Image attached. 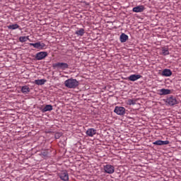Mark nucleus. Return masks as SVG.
<instances>
[{"label":"nucleus","instance_id":"obj_6","mask_svg":"<svg viewBox=\"0 0 181 181\" xmlns=\"http://www.w3.org/2000/svg\"><path fill=\"white\" fill-rule=\"evenodd\" d=\"M45 57H47V52H40L35 54L36 60H43Z\"/></svg>","mask_w":181,"mask_h":181},{"label":"nucleus","instance_id":"obj_15","mask_svg":"<svg viewBox=\"0 0 181 181\" xmlns=\"http://www.w3.org/2000/svg\"><path fill=\"white\" fill-rule=\"evenodd\" d=\"M128 39H129V37L125 33H122L120 35L119 40H120L121 43H125V42H127V40H128Z\"/></svg>","mask_w":181,"mask_h":181},{"label":"nucleus","instance_id":"obj_10","mask_svg":"<svg viewBox=\"0 0 181 181\" xmlns=\"http://www.w3.org/2000/svg\"><path fill=\"white\" fill-rule=\"evenodd\" d=\"M86 134L88 136L93 137L95 134H97V130L94 128H90L88 129V130L86 132Z\"/></svg>","mask_w":181,"mask_h":181},{"label":"nucleus","instance_id":"obj_2","mask_svg":"<svg viewBox=\"0 0 181 181\" xmlns=\"http://www.w3.org/2000/svg\"><path fill=\"white\" fill-rule=\"evenodd\" d=\"M103 169L105 170V173H108L109 175H112V173L115 172V168L110 164L104 165Z\"/></svg>","mask_w":181,"mask_h":181},{"label":"nucleus","instance_id":"obj_19","mask_svg":"<svg viewBox=\"0 0 181 181\" xmlns=\"http://www.w3.org/2000/svg\"><path fill=\"white\" fill-rule=\"evenodd\" d=\"M8 29L11 30H15L16 29H19L21 28L18 24H13L7 26Z\"/></svg>","mask_w":181,"mask_h":181},{"label":"nucleus","instance_id":"obj_13","mask_svg":"<svg viewBox=\"0 0 181 181\" xmlns=\"http://www.w3.org/2000/svg\"><path fill=\"white\" fill-rule=\"evenodd\" d=\"M141 77H142L141 75L132 74L128 77V80L129 81H136V80H139Z\"/></svg>","mask_w":181,"mask_h":181},{"label":"nucleus","instance_id":"obj_16","mask_svg":"<svg viewBox=\"0 0 181 181\" xmlns=\"http://www.w3.org/2000/svg\"><path fill=\"white\" fill-rule=\"evenodd\" d=\"M162 76L165 77H170L172 76V71L170 69H165L162 72Z\"/></svg>","mask_w":181,"mask_h":181},{"label":"nucleus","instance_id":"obj_9","mask_svg":"<svg viewBox=\"0 0 181 181\" xmlns=\"http://www.w3.org/2000/svg\"><path fill=\"white\" fill-rule=\"evenodd\" d=\"M171 93H172V90H170V89L162 88L158 90L159 95H168Z\"/></svg>","mask_w":181,"mask_h":181},{"label":"nucleus","instance_id":"obj_23","mask_svg":"<svg viewBox=\"0 0 181 181\" xmlns=\"http://www.w3.org/2000/svg\"><path fill=\"white\" fill-rule=\"evenodd\" d=\"M135 104H136V102L135 101V100H132V99L128 100L129 105H135Z\"/></svg>","mask_w":181,"mask_h":181},{"label":"nucleus","instance_id":"obj_22","mask_svg":"<svg viewBox=\"0 0 181 181\" xmlns=\"http://www.w3.org/2000/svg\"><path fill=\"white\" fill-rule=\"evenodd\" d=\"M28 40H29V36H22L19 37V41L21 43H25V42H27Z\"/></svg>","mask_w":181,"mask_h":181},{"label":"nucleus","instance_id":"obj_18","mask_svg":"<svg viewBox=\"0 0 181 181\" xmlns=\"http://www.w3.org/2000/svg\"><path fill=\"white\" fill-rule=\"evenodd\" d=\"M52 110H53V106L52 105H47L42 109V112H47V111H52Z\"/></svg>","mask_w":181,"mask_h":181},{"label":"nucleus","instance_id":"obj_1","mask_svg":"<svg viewBox=\"0 0 181 181\" xmlns=\"http://www.w3.org/2000/svg\"><path fill=\"white\" fill-rule=\"evenodd\" d=\"M78 81L74 78H69L64 81V86L67 88H76L78 87Z\"/></svg>","mask_w":181,"mask_h":181},{"label":"nucleus","instance_id":"obj_4","mask_svg":"<svg viewBox=\"0 0 181 181\" xmlns=\"http://www.w3.org/2000/svg\"><path fill=\"white\" fill-rule=\"evenodd\" d=\"M114 112L117 115H125V107L116 106Z\"/></svg>","mask_w":181,"mask_h":181},{"label":"nucleus","instance_id":"obj_24","mask_svg":"<svg viewBox=\"0 0 181 181\" xmlns=\"http://www.w3.org/2000/svg\"><path fill=\"white\" fill-rule=\"evenodd\" d=\"M60 136H62V134H60V133H57L55 134L56 139H59V138H60Z\"/></svg>","mask_w":181,"mask_h":181},{"label":"nucleus","instance_id":"obj_5","mask_svg":"<svg viewBox=\"0 0 181 181\" xmlns=\"http://www.w3.org/2000/svg\"><path fill=\"white\" fill-rule=\"evenodd\" d=\"M30 46H33L35 49H40V50H43L45 47H46V45L43 42H35V43H30Z\"/></svg>","mask_w":181,"mask_h":181},{"label":"nucleus","instance_id":"obj_7","mask_svg":"<svg viewBox=\"0 0 181 181\" xmlns=\"http://www.w3.org/2000/svg\"><path fill=\"white\" fill-rule=\"evenodd\" d=\"M55 67L62 69V70H66V69H69V64H67V63L58 62L55 64Z\"/></svg>","mask_w":181,"mask_h":181},{"label":"nucleus","instance_id":"obj_14","mask_svg":"<svg viewBox=\"0 0 181 181\" xmlns=\"http://www.w3.org/2000/svg\"><path fill=\"white\" fill-rule=\"evenodd\" d=\"M21 93L23 94H29L30 93V88L28 86H23L21 87Z\"/></svg>","mask_w":181,"mask_h":181},{"label":"nucleus","instance_id":"obj_3","mask_svg":"<svg viewBox=\"0 0 181 181\" xmlns=\"http://www.w3.org/2000/svg\"><path fill=\"white\" fill-rule=\"evenodd\" d=\"M165 103L168 104V105H176L177 104V100H176V97L170 96L167 98Z\"/></svg>","mask_w":181,"mask_h":181},{"label":"nucleus","instance_id":"obj_17","mask_svg":"<svg viewBox=\"0 0 181 181\" xmlns=\"http://www.w3.org/2000/svg\"><path fill=\"white\" fill-rule=\"evenodd\" d=\"M46 81H47L46 79H37L34 81V83L37 86H43Z\"/></svg>","mask_w":181,"mask_h":181},{"label":"nucleus","instance_id":"obj_21","mask_svg":"<svg viewBox=\"0 0 181 181\" xmlns=\"http://www.w3.org/2000/svg\"><path fill=\"white\" fill-rule=\"evenodd\" d=\"M85 30L83 28H80L79 30H76L75 34L77 35V36H83L84 35Z\"/></svg>","mask_w":181,"mask_h":181},{"label":"nucleus","instance_id":"obj_20","mask_svg":"<svg viewBox=\"0 0 181 181\" xmlns=\"http://www.w3.org/2000/svg\"><path fill=\"white\" fill-rule=\"evenodd\" d=\"M161 53L163 56H168V54H169V49H168L167 47H162Z\"/></svg>","mask_w":181,"mask_h":181},{"label":"nucleus","instance_id":"obj_8","mask_svg":"<svg viewBox=\"0 0 181 181\" xmlns=\"http://www.w3.org/2000/svg\"><path fill=\"white\" fill-rule=\"evenodd\" d=\"M169 141H162V140H157L153 142V145H156L157 146H162V145H169Z\"/></svg>","mask_w":181,"mask_h":181},{"label":"nucleus","instance_id":"obj_25","mask_svg":"<svg viewBox=\"0 0 181 181\" xmlns=\"http://www.w3.org/2000/svg\"><path fill=\"white\" fill-rule=\"evenodd\" d=\"M42 152H47V150H43Z\"/></svg>","mask_w":181,"mask_h":181},{"label":"nucleus","instance_id":"obj_12","mask_svg":"<svg viewBox=\"0 0 181 181\" xmlns=\"http://www.w3.org/2000/svg\"><path fill=\"white\" fill-rule=\"evenodd\" d=\"M59 177L63 181H69V173L66 171H63L59 174Z\"/></svg>","mask_w":181,"mask_h":181},{"label":"nucleus","instance_id":"obj_11","mask_svg":"<svg viewBox=\"0 0 181 181\" xmlns=\"http://www.w3.org/2000/svg\"><path fill=\"white\" fill-rule=\"evenodd\" d=\"M132 11L134 12H135L136 13H139L140 12H144V11H145V6L140 5V6H137L136 7H134Z\"/></svg>","mask_w":181,"mask_h":181}]
</instances>
